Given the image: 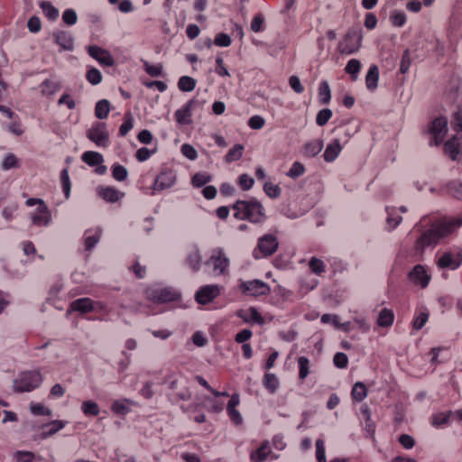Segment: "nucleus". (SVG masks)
Listing matches in <instances>:
<instances>
[{"instance_id": "nucleus-52", "label": "nucleus", "mask_w": 462, "mask_h": 462, "mask_svg": "<svg viewBox=\"0 0 462 462\" xmlns=\"http://www.w3.org/2000/svg\"><path fill=\"white\" fill-rule=\"evenodd\" d=\"M333 113L329 108H323L317 114L316 124L319 126H324L332 117Z\"/></svg>"}, {"instance_id": "nucleus-35", "label": "nucleus", "mask_w": 462, "mask_h": 462, "mask_svg": "<svg viewBox=\"0 0 462 462\" xmlns=\"http://www.w3.org/2000/svg\"><path fill=\"white\" fill-rule=\"evenodd\" d=\"M204 401L207 410L210 412L219 413L224 410V402L217 400L215 396H206Z\"/></svg>"}, {"instance_id": "nucleus-59", "label": "nucleus", "mask_w": 462, "mask_h": 462, "mask_svg": "<svg viewBox=\"0 0 462 462\" xmlns=\"http://www.w3.org/2000/svg\"><path fill=\"white\" fill-rule=\"evenodd\" d=\"M411 64V58L410 51L407 49L403 51L402 55L401 64H400V72L402 74H405L409 71Z\"/></svg>"}, {"instance_id": "nucleus-50", "label": "nucleus", "mask_w": 462, "mask_h": 462, "mask_svg": "<svg viewBox=\"0 0 462 462\" xmlns=\"http://www.w3.org/2000/svg\"><path fill=\"white\" fill-rule=\"evenodd\" d=\"M444 149H445L446 152L449 153L450 158L452 160H456L457 155L459 152V144H458L457 139L452 138V139L448 140L444 143Z\"/></svg>"}, {"instance_id": "nucleus-1", "label": "nucleus", "mask_w": 462, "mask_h": 462, "mask_svg": "<svg viewBox=\"0 0 462 462\" xmlns=\"http://www.w3.org/2000/svg\"><path fill=\"white\" fill-rule=\"evenodd\" d=\"M429 222L430 219L422 217L420 223L415 225L411 233V235L420 233L411 250V255L415 260H420L428 247L436 246L440 239L449 236L459 228L462 226V216L444 218L423 230V227L426 226Z\"/></svg>"}, {"instance_id": "nucleus-54", "label": "nucleus", "mask_w": 462, "mask_h": 462, "mask_svg": "<svg viewBox=\"0 0 462 462\" xmlns=\"http://www.w3.org/2000/svg\"><path fill=\"white\" fill-rule=\"evenodd\" d=\"M237 183L243 190L247 191L253 188L254 180L248 174L243 173L238 177Z\"/></svg>"}, {"instance_id": "nucleus-17", "label": "nucleus", "mask_w": 462, "mask_h": 462, "mask_svg": "<svg viewBox=\"0 0 462 462\" xmlns=\"http://www.w3.org/2000/svg\"><path fill=\"white\" fill-rule=\"evenodd\" d=\"M54 42L58 44L61 50L72 51L74 48V38L70 32L58 30L53 32Z\"/></svg>"}, {"instance_id": "nucleus-11", "label": "nucleus", "mask_w": 462, "mask_h": 462, "mask_svg": "<svg viewBox=\"0 0 462 462\" xmlns=\"http://www.w3.org/2000/svg\"><path fill=\"white\" fill-rule=\"evenodd\" d=\"M220 294V287L217 284L201 286L195 294L198 303L206 305L213 301Z\"/></svg>"}, {"instance_id": "nucleus-2", "label": "nucleus", "mask_w": 462, "mask_h": 462, "mask_svg": "<svg viewBox=\"0 0 462 462\" xmlns=\"http://www.w3.org/2000/svg\"><path fill=\"white\" fill-rule=\"evenodd\" d=\"M232 208L235 211L234 217L239 220L261 223L265 217L263 205L254 199L250 200H237L232 206Z\"/></svg>"}, {"instance_id": "nucleus-13", "label": "nucleus", "mask_w": 462, "mask_h": 462, "mask_svg": "<svg viewBox=\"0 0 462 462\" xmlns=\"http://www.w3.org/2000/svg\"><path fill=\"white\" fill-rule=\"evenodd\" d=\"M88 53L90 57L97 60L101 65L112 67L115 64L114 58L110 52L97 45H90L88 47Z\"/></svg>"}, {"instance_id": "nucleus-16", "label": "nucleus", "mask_w": 462, "mask_h": 462, "mask_svg": "<svg viewBox=\"0 0 462 462\" xmlns=\"http://www.w3.org/2000/svg\"><path fill=\"white\" fill-rule=\"evenodd\" d=\"M409 279L416 285L421 288H426L430 281V276L428 274L424 266L417 264L409 273Z\"/></svg>"}, {"instance_id": "nucleus-33", "label": "nucleus", "mask_w": 462, "mask_h": 462, "mask_svg": "<svg viewBox=\"0 0 462 462\" xmlns=\"http://www.w3.org/2000/svg\"><path fill=\"white\" fill-rule=\"evenodd\" d=\"M129 403L131 401L128 399L116 400L111 405V411L117 415H126L131 411L128 407Z\"/></svg>"}, {"instance_id": "nucleus-38", "label": "nucleus", "mask_w": 462, "mask_h": 462, "mask_svg": "<svg viewBox=\"0 0 462 462\" xmlns=\"http://www.w3.org/2000/svg\"><path fill=\"white\" fill-rule=\"evenodd\" d=\"M110 111V104L106 99H101L97 102L95 106V116L98 119H106Z\"/></svg>"}, {"instance_id": "nucleus-49", "label": "nucleus", "mask_w": 462, "mask_h": 462, "mask_svg": "<svg viewBox=\"0 0 462 462\" xmlns=\"http://www.w3.org/2000/svg\"><path fill=\"white\" fill-rule=\"evenodd\" d=\"M60 181L65 198L69 199L70 195L71 182L69 180V171L67 168L63 169L60 172Z\"/></svg>"}, {"instance_id": "nucleus-51", "label": "nucleus", "mask_w": 462, "mask_h": 462, "mask_svg": "<svg viewBox=\"0 0 462 462\" xmlns=\"http://www.w3.org/2000/svg\"><path fill=\"white\" fill-rule=\"evenodd\" d=\"M309 267L311 273L321 275L325 272V263L322 260L313 256L309 261Z\"/></svg>"}, {"instance_id": "nucleus-39", "label": "nucleus", "mask_w": 462, "mask_h": 462, "mask_svg": "<svg viewBox=\"0 0 462 462\" xmlns=\"http://www.w3.org/2000/svg\"><path fill=\"white\" fill-rule=\"evenodd\" d=\"M40 7L50 21H55L59 17V10L51 2L42 1Z\"/></svg>"}, {"instance_id": "nucleus-61", "label": "nucleus", "mask_w": 462, "mask_h": 462, "mask_svg": "<svg viewBox=\"0 0 462 462\" xmlns=\"http://www.w3.org/2000/svg\"><path fill=\"white\" fill-rule=\"evenodd\" d=\"M30 410L32 414L37 416H51V411L42 405V403H32L31 404Z\"/></svg>"}, {"instance_id": "nucleus-47", "label": "nucleus", "mask_w": 462, "mask_h": 462, "mask_svg": "<svg viewBox=\"0 0 462 462\" xmlns=\"http://www.w3.org/2000/svg\"><path fill=\"white\" fill-rule=\"evenodd\" d=\"M212 180V176L207 172H197L191 178L193 187L200 188Z\"/></svg>"}, {"instance_id": "nucleus-12", "label": "nucleus", "mask_w": 462, "mask_h": 462, "mask_svg": "<svg viewBox=\"0 0 462 462\" xmlns=\"http://www.w3.org/2000/svg\"><path fill=\"white\" fill-rule=\"evenodd\" d=\"M100 305V302H96L90 298H80L70 302L68 311H76L81 314H87L96 310L97 306Z\"/></svg>"}, {"instance_id": "nucleus-62", "label": "nucleus", "mask_w": 462, "mask_h": 462, "mask_svg": "<svg viewBox=\"0 0 462 462\" xmlns=\"http://www.w3.org/2000/svg\"><path fill=\"white\" fill-rule=\"evenodd\" d=\"M214 44L218 47H228L232 43L230 36L224 32L217 33L214 39Z\"/></svg>"}, {"instance_id": "nucleus-58", "label": "nucleus", "mask_w": 462, "mask_h": 462, "mask_svg": "<svg viewBox=\"0 0 462 462\" xmlns=\"http://www.w3.org/2000/svg\"><path fill=\"white\" fill-rule=\"evenodd\" d=\"M19 166L20 165L18 160L14 153L7 154L2 162V169L5 171H8L13 168H18Z\"/></svg>"}, {"instance_id": "nucleus-28", "label": "nucleus", "mask_w": 462, "mask_h": 462, "mask_svg": "<svg viewBox=\"0 0 462 462\" xmlns=\"http://www.w3.org/2000/svg\"><path fill=\"white\" fill-rule=\"evenodd\" d=\"M379 80V69L376 65H371L365 76V85L369 90H374L377 88Z\"/></svg>"}, {"instance_id": "nucleus-32", "label": "nucleus", "mask_w": 462, "mask_h": 462, "mask_svg": "<svg viewBox=\"0 0 462 462\" xmlns=\"http://www.w3.org/2000/svg\"><path fill=\"white\" fill-rule=\"evenodd\" d=\"M263 384L270 393H274L279 388V380L274 374L266 373L263 376Z\"/></svg>"}, {"instance_id": "nucleus-57", "label": "nucleus", "mask_w": 462, "mask_h": 462, "mask_svg": "<svg viewBox=\"0 0 462 462\" xmlns=\"http://www.w3.org/2000/svg\"><path fill=\"white\" fill-rule=\"evenodd\" d=\"M263 190L265 194L272 198L276 199L281 195V188L277 184H273L272 182H265L263 185Z\"/></svg>"}, {"instance_id": "nucleus-42", "label": "nucleus", "mask_w": 462, "mask_h": 462, "mask_svg": "<svg viewBox=\"0 0 462 462\" xmlns=\"http://www.w3.org/2000/svg\"><path fill=\"white\" fill-rule=\"evenodd\" d=\"M447 192L452 197L462 199V182L457 180H450L447 186Z\"/></svg>"}, {"instance_id": "nucleus-22", "label": "nucleus", "mask_w": 462, "mask_h": 462, "mask_svg": "<svg viewBox=\"0 0 462 462\" xmlns=\"http://www.w3.org/2000/svg\"><path fill=\"white\" fill-rule=\"evenodd\" d=\"M342 151V146L338 139L332 140L329 143L324 152L323 157L327 162H334Z\"/></svg>"}, {"instance_id": "nucleus-19", "label": "nucleus", "mask_w": 462, "mask_h": 462, "mask_svg": "<svg viewBox=\"0 0 462 462\" xmlns=\"http://www.w3.org/2000/svg\"><path fill=\"white\" fill-rule=\"evenodd\" d=\"M97 191L100 198L110 203L117 202L125 195L111 186H99L97 187Z\"/></svg>"}, {"instance_id": "nucleus-7", "label": "nucleus", "mask_w": 462, "mask_h": 462, "mask_svg": "<svg viewBox=\"0 0 462 462\" xmlns=\"http://www.w3.org/2000/svg\"><path fill=\"white\" fill-rule=\"evenodd\" d=\"M87 137L97 147L106 148L109 145V133L106 123L95 122L87 131Z\"/></svg>"}, {"instance_id": "nucleus-14", "label": "nucleus", "mask_w": 462, "mask_h": 462, "mask_svg": "<svg viewBox=\"0 0 462 462\" xmlns=\"http://www.w3.org/2000/svg\"><path fill=\"white\" fill-rule=\"evenodd\" d=\"M462 263V255L457 253L445 252L438 260V266L441 269L456 270Z\"/></svg>"}, {"instance_id": "nucleus-56", "label": "nucleus", "mask_w": 462, "mask_h": 462, "mask_svg": "<svg viewBox=\"0 0 462 462\" xmlns=\"http://www.w3.org/2000/svg\"><path fill=\"white\" fill-rule=\"evenodd\" d=\"M86 79L90 84L97 85L102 81V74L97 69L91 68L87 71Z\"/></svg>"}, {"instance_id": "nucleus-30", "label": "nucleus", "mask_w": 462, "mask_h": 462, "mask_svg": "<svg viewBox=\"0 0 462 462\" xmlns=\"http://www.w3.org/2000/svg\"><path fill=\"white\" fill-rule=\"evenodd\" d=\"M394 320V314L393 310L383 308L378 315L377 324L382 328H389L393 325Z\"/></svg>"}, {"instance_id": "nucleus-37", "label": "nucleus", "mask_w": 462, "mask_h": 462, "mask_svg": "<svg viewBox=\"0 0 462 462\" xmlns=\"http://www.w3.org/2000/svg\"><path fill=\"white\" fill-rule=\"evenodd\" d=\"M319 100L322 105H328L331 100V90L327 81H321L319 86Z\"/></svg>"}, {"instance_id": "nucleus-26", "label": "nucleus", "mask_w": 462, "mask_h": 462, "mask_svg": "<svg viewBox=\"0 0 462 462\" xmlns=\"http://www.w3.org/2000/svg\"><path fill=\"white\" fill-rule=\"evenodd\" d=\"M323 149V142L321 140H312L306 143L302 148L305 157L312 158L318 155Z\"/></svg>"}, {"instance_id": "nucleus-60", "label": "nucleus", "mask_w": 462, "mask_h": 462, "mask_svg": "<svg viewBox=\"0 0 462 462\" xmlns=\"http://www.w3.org/2000/svg\"><path fill=\"white\" fill-rule=\"evenodd\" d=\"M15 462H33L35 455L31 451L18 450L14 453Z\"/></svg>"}, {"instance_id": "nucleus-36", "label": "nucleus", "mask_w": 462, "mask_h": 462, "mask_svg": "<svg viewBox=\"0 0 462 462\" xmlns=\"http://www.w3.org/2000/svg\"><path fill=\"white\" fill-rule=\"evenodd\" d=\"M245 151V146L243 144H236L234 145L226 154L225 161L226 163H231L233 162L238 161L242 158L243 152Z\"/></svg>"}, {"instance_id": "nucleus-43", "label": "nucleus", "mask_w": 462, "mask_h": 462, "mask_svg": "<svg viewBox=\"0 0 462 462\" xmlns=\"http://www.w3.org/2000/svg\"><path fill=\"white\" fill-rule=\"evenodd\" d=\"M452 415V411H447V412H439L432 415V425L437 428L444 427L446 426Z\"/></svg>"}, {"instance_id": "nucleus-20", "label": "nucleus", "mask_w": 462, "mask_h": 462, "mask_svg": "<svg viewBox=\"0 0 462 462\" xmlns=\"http://www.w3.org/2000/svg\"><path fill=\"white\" fill-rule=\"evenodd\" d=\"M66 420H54L51 422L45 423L42 426V432L41 433L42 439H47L59 432L67 425Z\"/></svg>"}, {"instance_id": "nucleus-21", "label": "nucleus", "mask_w": 462, "mask_h": 462, "mask_svg": "<svg viewBox=\"0 0 462 462\" xmlns=\"http://www.w3.org/2000/svg\"><path fill=\"white\" fill-rule=\"evenodd\" d=\"M271 448L267 440L261 443L258 448L250 454L251 462H264L271 454Z\"/></svg>"}, {"instance_id": "nucleus-4", "label": "nucleus", "mask_w": 462, "mask_h": 462, "mask_svg": "<svg viewBox=\"0 0 462 462\" xmlns=\"http://www.w3.org/2000/svg\"><path fill=\"white\" fill-rule=\"evenodd\" d=\"M42 383V376L40 371H24L14 380L13 388L15 393H30Z\"/></svg>"}, {"instance_id": "nucleus-46", "label": "nucleus", "mask_w": 462, "mask_h": 462, "mask_svg": "<svg viewBox=\"0 0 462 462\" xmlns=\"http://www.w3.org/2000/svg\"><path fill=\"white\" fill-rule=\"evenodd\" d=\"M41 92L43 96H51L60 88V84L58 82L52 81L51 79H45L40 86Z\"/></svg>"}, {"instance_id": "nucleus-18", "label": "nucleus", "mask_w": 462, "mask_h": 462, "mask_svg": "<svg viewBox=\"0 0 462 462\" xmlns=\"http://www.w3.org/2000/svg\"><path fill=\"white\" fill-rule=\"evenodd\" d=\"M32 222L38 226H46L51 221V214L47 205L37 208L36 211L31 215Z\"/></svg>"}, {"instance_id": "nucleus-24", "label": "nucleus", "mask_w": 462, "mask_h": 462, "mask_svg": "<svg viewBox=\"0 0 462 462\" xmlns=\"http://www.w3.org/2000/svg\"><path fill=\"white\" fill-rule=\"evenodd\" d=\"M101 236V229L99 227L91 228L85 231L84 240L86 250H91L98 243Z\"/></svg>"}, {"instance_id": "nucleus-8", "label": "nucleus", "mask_w": 462, "mask_h": 462, "mask_svg": "<svg viewBox=\"0 0 462 462\" xmlns=\"http://www.w3.org/2000/svg\"><path fill=\"white\" fill-rule=\"evenodd\" d=\"M429 132L432 136L430 145H439L448 132V119L445 116H438L430 125Z\"/></svg>"}, {"instance_id": "nucleus-9", "label": "nucleus", "mask_w": 462, "mask_h": 462, "mask_svg": "<svg viewBox=\"0 0 462 462\" xmlns=\"http://www.w3.org/2000/svg\"><path fill=\"white\" fill-rule=\"evenodd\" d=\"M177 175L173 170L163 169L154 180L152 189L155 192H161L175 185Z\"/></svg>"}, {"instance_id": "nucleus-5", "label": "nucleus", "mask_w": 462, "mask_h": 462, "mask_svg": "<svg viewBox=\"0 0 462 462\" xmlns=\"http://www.w3.org/2000/svg\"><path fill=\"white\" fill-rule=\"evenodd\" d=\"M238 291L245 296L258 298L267 296L271 292L270 286L261 280L243 281L239 280Z\"/></svg>"}, {"instance_id": "nucleus-40", "label": "nucleus", "mask_w": 462, "mask_h": 462, "mask_svg": "<svg viewBox=\"0 0 462 462\" xmlns=\"http://www.w3.org/2000/svg\"><path fill=\"white\" fill-rule=\"evenodd\" d=\"M81 411L85 416H97L100 412L99 406L93 401H84L81 404Z\"/></svg>"}, {"instance_id": "nucleus-27", "label": "nucleus", "mask_w": 462, "mask_h": 462, "mask_svg": "<svg viewBox=\"0 0 462 462\" xmlns=\"http://www.w3.org/2000/svg\"><path fill=\"white\" fill-rule=\"evenodd\" d=\"M386 226L388 230H393L402 222V217L398 214L396 208H386Z\"/></svg>"}, {"instance_id": "nucleus-48", "label": "nucleus", "mask_w": 462, "mask_h": 462, "mask_svg": "<svg viewBox=\"0 0 462 462\" xmlns=\"http://www.w3.org/2000/svg\"><path fill=\"white\" fill-rule=\"evenodd\" d=\"M299 378L304 380L310 374V360L306 356L298 358Z\"/></svg>"}, {"instance_id": "nucleus-53", "label": "nucleus", "mask_w": 462, "mask_h": 462, "mask_svg": "<svg viewBox=\"0 0 462 462\" xmlns=\"http://www.w3.org/2000/svg\"><path fill=\"white\" fill-rule=\"evenodd\" d=\"M319 284L317 279L309 276H306L300 280V290L308 292L310 291L314 290Z\"/></svg>"}, {"instance_id": "nucleus-6", "label": "nucleus", "mask_w": 462, "mask_h": 462, "mask_svg": "<svg viewBox=\"0 0 462 462\" xmlns=\"http://www.w3.org/2000/svg\"><path fill=\"white\" fill-rule=\"evenodd\" d=\"M279 242L277 237L272 234H266L258 239L257 245L253 251L254 259H261L271 256L278 249Z\"/></svg>"}, {"instance_id": "nucleus-34", "label": "nucleus", "mask_w": 462, "mask_h": 462, "mask_svg": "<svg viewBox=\"0 0 462 462\" xmlns=\"http://www.w3.org/2000/svg\"><path fill=\"white\" fill-rule=\"evenodd\" d=\"M367 396V388L362 382H356L352 388L351 397L353 401L362 402Z\"/></svg>"}, {"instance_id": "nucleus-64", "label": "nucleus", "mask_w": 462, "mask_h": 462, "mask_svg": "<svg viewBox=\"0 0 462 462\" xmlns=\"http://www.w3.org/2000/svg\"><path fill=\"white\" fill-rule=\"evenodd\" d=\"M305 172V167L302 163L299 162H293L287 175L292 179H296Z\"/></svg>"}, {"instance_id": "nucleus-45", "label": "nucleus", "mask_w": 462, "mask_h": 462, "mask_svg": "<svg viewBox=\"0 0 462 462\" xmlns=\"http://www.w3.org/2000/svg\"><path fill=\"white\" fill-rule=\"evenodd\" d=\"M360 69L361 62L356 59L349 60L345 68L346 72L350 75L352 80L354 81L357 79Z\"/></svg>"}, {"instance_id": "nucleus-31", "label": "nucleus", "mask_w": 462, "mask_h": 462, "mask_svg": "<svg viewBox=\"0 0 462 462\" xmlns=\"http://www.w3.org/2000/svg\"><path fill=\"white\" fill-rule=\"evenodd\" d=\"M429 319V311L426 308L417 310L415 312L413 320H412V328L415 330L421 329L424 325L427 323Z\"/></svg>"}, {"instance_id": "nucleus-41", "label": "nucleus", "mask_w": 462, "mask_h": 462, "mask_svg": "<svg viewBox=\"0 0 462 462\" xmlns=\"http://www.w3.org/2000/svg\"><path fill=\"white\" fill-rule=\"evenodd\" d=\"M197 81L189 76H182L179 79L178 88L180 91L190 92L196 88Z\"/></svg>"}, {"instance_id": "nucleus-44", "label": "nucleus", "mask_w": 462, "mask_h": 462, "mask_svg": "<svg viewBox=\"0 0 462 462\" xmlns=\"http://www.w3.org/2000/svg\"><path fill=\"white\" fill-rule=\"evenodd\" d=\"M111 171L112 177L117 181H124L128 176L127 169L118 162H116L111 166Z\"/></svg>"}, {"instance_id": "nucleus-23", "label": "nucleus", "mask_w": 462, "mask_h": 462, "mask_svg": "<svg viewBox=\"0 0 462 462\" xmlns=\"http://www.w3.org/2000/svg\"><path fill=\"white\" fill-rule=\"evenodd\" d=\"M201 263L202 258L199 250L197 247L192 248L186 257V264L192 272L197 273L200 270Z\"/></svg>"}, {"instance_id": "nucleus-10", "label": "nucleus", "mask_w": 462, "mask_h": 462, "mask_svg": "<svg viewBox=\"0 0 462 462\" xmlns=\"http://www.w3.org/2000/svg\"><path fill=\"white\" fill-rule=\"evenodd\" d=\"M180 293L171 288L155 289L148 291V298L156 303H167L180 300Z\"/></svg>"}, {"instance_id": "nucleus-63", "label": "nucleus", "mask_w": 462, "mask_h": 462, "mask_svg": "<svg viewBox=\"0 0 462 462\" xmlns=\"http://www.w3.org/2000/svg\"><path fill=\"white\" fill-rule=\"evenodd\" d=\"M62 21L69 26L74 25L78 21V15L75 10L69 8L62 14Z\"/></svg>"}, {"instance_id": "nucleus-3", "label": "nucleus", "mask_w": 462, "mask_h": 462, "mask_svg": "<svg viewBox=\"0 0 462 462\" xmlns=\"http://www.w3.org/2000/svg\"><path fill=\"white\" fill-rule=\"evenodd\" d=\"M206 272L213 275H226L228 273L230 260L223 248L217 247L212 250L210 257L204 263Z\"/></svg>"}, {"instance_id": "nucleus-55", "label": "nucleus", "mask_w": 462, "mask_h": 462, "mask_svg": "<svg viewBox=\"0 0 462 462\" xmlns=\"http://www.w3.org/2000/svg\"><path fill=\"white\" fill-rule=\"evenodd\" d=\"M263 24H264V17L261 13H259V14H255L254 16V18L252 19L250 27L254 32H260L264 30Z\"/></svg>"}, {"instance_id": "nucleus-29", "label": "nucleus", "mask_w": 462, "mask_h": 462, "mask_svg": "<svg viewBox=\"0 0 462 462\" xmlns=\"http://www.w3.org/2000/svg\"><path fill=\"white\" fill-rule=\"evenodd\" d=\"M82 161L88 165L95 167L104 162V157L97 152L88 151L82 154Z\"/></svg>"}, {"instance_id": "nucleus-15", "label": "nucleus", "mask_w": 462, "mask_h": 462, "mask_svg": "<svg viewBox=\"0 0 462 462\" xmlns=\"http://www.w3.org/2000/svg\"><path fill=\"white\" fill-rule=\"evenodd\" d=\"M197 103L198 101L193 98L179 108L174 113L176 122L180 125H189L191 123L192 109Z\"/></svg>"}, {"instance_id": "nucleus-25", "label": "nucleus", "mask_w": 462, "mask_h": 462, "mask_svg": "<svg viewBox=\"0 0 462 462\" xmlns=\"http://www.w3.org/2000/svg\"><path fill=\"white\" fill-rule=\"evenodd\" d=\"M361 38L356 35H350L349 33L346 36L344 43L342 45L341 51L346 54H352L356 51L360 46Z\"/></svg>"}]
</instances>
